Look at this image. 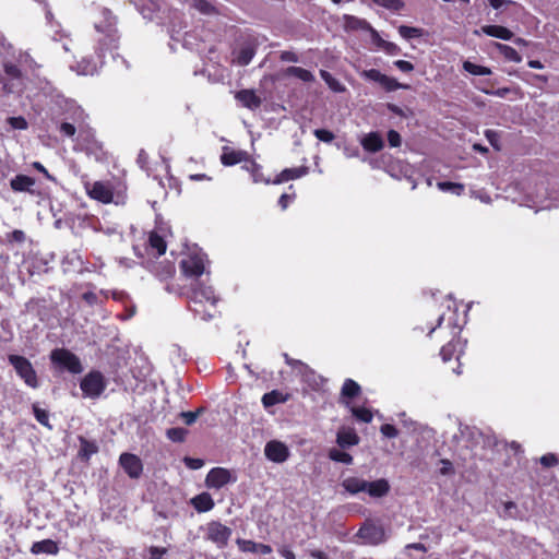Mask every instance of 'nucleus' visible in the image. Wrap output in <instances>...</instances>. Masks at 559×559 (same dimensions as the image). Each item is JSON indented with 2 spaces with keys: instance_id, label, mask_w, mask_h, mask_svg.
<instances>
[{
  "instance_id": "nucleus-10",
  "label": "nucleus",
  "mask_w": 559,
  "mask_h": 559,
  "mask_svg": "<svg viewBox=\"0 0 559 559\" xmlns=\"http://www.w3.org/2000/svg\"><path fill=\"white\" fill-rule=\"evenodd\" d=\"M264 455L274 463H284L289 457V449L281 441L271 440L264 447Z\"/></svg>"
},
{
  "instance_id": "nucleus-4",
  "label": "nucleus",
  "mask_w": 559,
  "mask_h": 559,
  "mask_svg": "<svg viewBox=\"0 0 559 559\" xmlns=\"http://www.w3.org/2000/svg\"><path fill=\"white\" fill-rule=\"evenodd\" d=\"M8 360L27 386L32 389L39 386L37 373L27 358L20 355H10Z\"/></svg>"
},
{
  "instance_id": "nucleus-21",
  "label": "nucleus",
  "mask_w": 559,
  "mask_h": 559,
  "mask_svg": "<svg viewBox=\"0 0 559 559\" xmlns=\"http://www.w3.org/2000/svg\"><path fill=\"white\" fill-rule=\"evenodd\" d=\"M221 160L225 166H233L243 160H248V153L245 151H234L224 147Z\"/></svg>"
},
{
  "instance_id": "nucleus-24",
  "label": "nucleus",
  "mask_w": 559,
  "mask_h": 559,
  "mask_svg": "<svg viewBox=\"0 0 559 559\" xmlns=\"http://www.w3.org/2000/svg\"><path fill=\"white\" fill-rule=\"evenodd\" d=\"M191 503L198 512H207L214 508V501L207 492L195 496Z\"/></svg>"
},
{
  "instance_id": "nucleus-43",
  "label": "nucleus",
  "mask_w": 559,
  "mask_h": 559,
  "mask_svg": "<svg viewBox=\"0 0 559 559\" xmlns=\"http://www.w3.org/2000/svg\"><path fill=\"white\" fill-rule=\"evenodd\" d=\"M188 431L185 428L176 427L167 430L166 435L168 439L175 442H181L185 440Z\"/></svg>"
},
{
  "instance_id": "nucleus-8",
  "label": "nucleus",
  "mask_w": 559,
  "mask_h": 559,
  "mask_svg": "<svg viewBox=\"0 0 559 559\" xmlns=\"http://www.w3.org/2000/svg\"><path fill=\"white\" fill-rule=\"evenodd\" d=\"M106 383L104 377L98 371H92L81 381V390L85 396L91 399L98 397L105 390Z\"/></svg>"
},
{
  "instance_id": "nucleus-45",
  "label": "nucleus",
  "mask_w": 559,
  "mask_h": 559,
  "mask_svg": "<svg viewBox=\"0 0 559 559\" xmlns=\"http://www.w3.org/2000/svg\"><path fill=\"white\" fill-rule=\"evenodd\" d=\"M33 413L38 423L46 427L49 426V415L45 409L39 408L37 405L33 406Z\"/></svg>"
},
{
  "instance_id": "nucleus-36",
  "label": "nucleus",
  "mask_w": 559,
  "mask_h": 559,
  "mask_svg": "<svg viewBox=\"0 0 559 559\" xmlns=\"http://www.w3.org/2000/svg\"><path fill=\"white\" fill-rule=\"evenodd\" d=\"M148 242H150L151 248L156 250L157 255H162L166 252V242L156 233H152L150 235Z\"/></svg>"
},
{
  "instance_id": "nucleus-1",
  "label": "nucleus",
  "mask_w": 559,
  "mask_h": 559,
  "mask_svg": "<svg viewBox=\"0 0 559 559\" xmlns=\"http://www.w3.org/2000/svg\"><path fill=\"white\" fill-rule=\"evenodd\" d=\"M95 28L98 33L103 34V37L98 38V47L96 49L99 62L92 61L90 59H82L75 67H71L78 74L81 75H94L97 73L99 64H103V58L105 57L104 51H112L117 48V29H116V17L111 14L108 9H102L99 11L98 19L94 22Z\"/></svg>"
},
{
  "instance_id": "nucleus-29",
  "label": "nucleus",
  "mask_w": 559,
  "mask_h": 559,
  "mask_svg": "<svg viewBox=\"0 0 559 559\" xmlns=\"http://www.w3.org/2000/svg\"><path fill=\"white\" fill-rule=\"evenodd\" d=\"M254 53H255V50L251 45H249V44L245 45L237 52L235 61L239 66H247L252 60Z\"/></svg>"
},
{
  "instance_id": "nucleus-56",
  "label": "nucleus",
  "mask_w": 559,
  "mask_h": 559,
  "mask_svg": "<svg viewBox=\"0 0 559 559\" xmlns=\"http://www.w3.org/2000/svg\"><path fill=\"white\" fill-rule=\"evenodd\" d=\"M4 72L8 76H10L12 79H17L21 75L20 69L15 64H12V63L4 64Z\"/></svg>"
},
{
  "instance_id": "nucleus-31",
  "label": "nucleus",
  "mask_w": 559,
  "mask_h": 559,
  "mask_svg": "<svg viewBox=\"0 0 559 559\" xmlns=\"http://www.w3.org/2000/svg\"><path fill=\"white\" fill-rule=\"evenodd\" d=\"M286 75L295 76V78L301 80L302 82H311L314 80L313 74L309 70L300 68V67L287 68Z\"/></svg>"
},
{
  "instance_id": "nucleus-40",
  "label": "nucleus",
  "mask_w": 559,
  "mask_h": 559,
  "mask_svg": "<svg viewBox=\"0 0 559 559\" xmlns=\"http://www.w3.org/2000/svg\"><path fill=\"white\" fill-rule=\"evenodd\" d=\"M380 85L389 92L396 91L399 88H407L408 87L407 85L401 84L395 79L390 78L385 74L383 75V78L380 82Z\"/></svg>"
},
{
  "instance_id": "nucleus-64",
  "label": "nucleus",
  "mask_w": 559,
  "mask_h": 559,
  "mask_svg": "<svg viewBox=\"0 0 559 559\" xmlns=\"http://www.w3.org/2000/svg\"><path fill=\"white\" fill-rule=\"evenodd\" d=\"M281 60L286 62H298V57L293 51H283L281 53Z\"/></svg>"
},
{
  "instance_id": "nucleus-32",
  "label": "nucleus",
  "mask_w": 559,
  "mask_h": 559,
  "mask_svg": "<svg viewBox=\"0 0 559 559\" xmlns=\"http://www.w3.org/2000/svg\"><path fill=\"white\" fill-rule=\"evenodd\" d=\"M320 75L333 92L341 93L345 91V86L338 80H336L330 72L321 70Z\"/></svg>"
},
{
  "instance_id": "nucleus-7",
  "label": "nucleus",
  "mask_w": 559,
  "mask_h": 559,
  "mask_svg": "<svg viewBox=\"0 0 559 559\" xmlns=\"http://www.w3.org/2000/svg\"><path fill=\"white\" fill-rule=\"evenodd\" d=\"M231 534L233 531L230 527L217 521L209 522L205 526V539L215 544L219 549L228 545Z\"/></svg>"
},
{
  "instance_id": "nucleus-38",
  "label": "nucleus",
  "mask_w": 559,
  "mask_h": 559,
  "mask_svg": "<svg viewBox=\"0 0 559 559\" xmlns=\"http://www.w3.org/2000/svg\"><path fill=\"white\" fill-rule=\"evenodd\" d=\"M438 188L443 192H451L453 194L460 195L463 190L464 186L461 183L450 182V181H440L438 182Z\"/></svg>"
},
{
  "instance_id": "nucleus-11",
  "label": "nucleus",
  "mask_w": 559,
  "mask_h": 559,
  "mask_svg": "<svg viewBox=\"0 0 559 559\" xmlns=\"http://www.w3.org/2000/svg\"><path fill=\"white\" fill-rule=\"evenodd\" d=\"M230 481H236V478H233L230 472L223 467L212 468L205 479L206 486L215 489H219Z\"/></svg>"
},
{
  "instance_id": "nucleus-55",
  "label": "nucleus",
  "mask_w": 559,
  "mask_h": 559,
  "mask_svg": "<svg viewBox=\"0 0 559 559\" xmlns=\"http://www.w3.org/2000/svg\"><path fill=\"white\" fill-rule=\"evenodd\" d=\"M485 136L489 141V143L496 148L499 150V134L493 130H486Z\"/></svg>"
},
{
  "instance_id": "nucleus-22",
  "label": "nucleus",
  "mask_w": 559,
  "mask_h": 559,
  "mask_svg": "<svg viewBox=\"0 0 559 559\" xmlns=\"http://www.w3.org/2000/svg\"><path fill=\"white\" fill-rule=\"evenodd\" d=\"M344 25L346 29H364V31H370L372 33L373 37H378V33L370 26V24L362 19H358L353 15H345L344 16Z\"/></svg>"
},
{
  "instance_id": "nucleus-13",
  "label": "nucleus",
  "mask_w": 559,
  "mask_h": 559,
  "mask_svg": "<svg viewBox=\"0 0 559 559\" xmlns=\"http://www.w3.org/2000/svg\"><path fill=\"white\" fill-rule=\"evenodd\" d=\"M358 535L367 544H371V545H377V544L381 543L384 538L383 530L373 523L364 524L359 528Z\"/></svg>"
},
{
  "instance_id": "nucleus-58",
  "label": "nucleus",
  "mask_w": 559,
  "mask_h": 559,
  "mask_svg": "<svg viewBox=\"0 0 559 559\" xmlns=\"http://www.w3.org/2000/svg\"><path fill=\"white\" fill-rule=\"evenodd\" d=\"M557 462H558V460H557L556 455L551 454V453L545 454L540 457V464L546 467H551V466L556 465Z\"/></svg>"
},
{
  "instance_id": "nucleus-5",
  "label": "nucleus",
  "mask_w": 559,
  "mask_h": 559,
  "mask_svg": "<svg viewBox=\"0 0 559 559\" xmlns=\"http://www.w3.org/2000/svg\"><path fill=\"white\" fill-rule=\"evenodd\" d=\"M209 261L203 252H193L180 262L183 274L188 277H199L206 273Z\"/></svg>"
},
{
  "instance_id": "nucleus-54",
  "label": "nucleus",
  "mask_w": 559,
  "mask_h": 559,
  "mask_svg": "<svg viewBox=\"0 0 559 559\" xmlns=\"http://www.w3.org/2000/svg\"><path fill=\"white\" fill-rule=\"evenodd\" d=\"M388 141L390 146L392 147H399L401 145V135L395 130H390L388 132Z\"/></svg>"
},
{
  "instance_id": "nucleus-42",
  "label": "nucleus",
  "mask_w": 559,
  "mask_h": 559,
  "mask_svg": "<svg viewBox=\"0 0 559 559\" xmlns=\"http://www.w3.org/2000/svg\"><path fill=\"white\" fill-rule=\"evenodd\" d=\"M373 39L377 41L378 46L383 49L389 55H397L400 52V48L397 45L391 41H386L382 38L373 37Z\"/></svg>"
},
{
  "instance_id": "nucleus-16",
  "label": "nucleus",
  "mask_w": 559,
  "mask_h": 559,
  "mask_svg": "<svg viewBox=\"0 0 559 559\" xmlns=\"http://www.w3.org/2000/svg\"><path fill=\"white\" fill-rule=\"evenodd\" d=\"M91 198L98 200L103 203H109L112 200V191L109 185L96 181L88 189Z\"/></svg>"
},
{
  "instance_id": "nucleus-49",
  "label": "nucleus",
  "mask_w": 559,
  "mask_h": 559,
  "mask_svg": "<svg viewBox=\"0 0 559 559\" xmlns=\"http://www.w3.org/2000/svg\"><path fill=\"white\" fill-rule=\"evenodd\" d=\"M193 7L204 14H210L214 11L213 5L207 0H194Z\"/></svg>"
},
{
  "instance_id": "nucleus-15",
  "label": "nucleus",
  "mask_w": 559,
  "mask_h": 559,
  "mask_svg": "<svg viewBox=\"0 0 559 559\" xmlns=\"http://www.w3.org/2000/svg\"><path fill=\"white\" fill-rule=\"evenodd\" d=\"M35 179L26 175H16L10 181V187L14 192H27L29 194H36L35 191Z\"/></svg>"
},
{
  "instance_id": "nucleus-14",
  "label": "nucleus",
  "mask_w": 559,
  "mask_h": 559,
  "mask_svg": "<svg viewBox=\"0 0 559 559\" xmlns=\"http://www.w3.org/2000/svg\"><path fill=\"white\" fill-rule=\"evenodd\" d=\"M474 35L479 36L481 33L490 36L496 37L502 40H511L514 36V34L507 27L501 25H484L479 29H475Z\"/></svg>"
},
{
  "instance_id": "nucleus-53",
  "label": "nucleus",
  "mask_w": 559,
  "mask_h": 559,
  "mask_svg": "<svg viewBox=\"0 0 559 559\" xmlns=\"http://www.w3.org/2000/svg\"><path fill=\"white\" fill-rule=\"evenodd\" d=\"M384 74H382L379 70L377 69H370V70H367L364 72V76L370 81H374L377 83L380 84L382 78H383Z\"/></svg>"
},
{
  "instance_id": "nucleus-39",
  "label": "nucleus",
  "mask_w": 559,
  "mask_h": 559,
  "mask_svg": "<svg viewBox=\"0 0 559 559\" xmlns=\"http://www.w3.org/2000/svg\"><path fill=\"white\" fill-rule=\"evenodd\" d=\"M399 33L404 39L417 38L423 35V29L406 25H401L399 27Z\"/></svg>"
},
{
  "instance_id": "nucleus-3",
  "label": "nucleus",
  "mask_w": 559,
  "mask_h": 559,
  "mask_svg": "<svg viewBox=\"0 0 559 559\" xmlns=\"http://www.w3.org/2000/svg\"><path fill=\"white\" fill-rule=\"evenodd\" d=\"M342 486L350 495L367 492L372 498L384 497L390 491V484L384 478L368 481L359 477H347L343 480Z\"/></svg>"
},
{
  "instance_id": "nucleus-23",
  "label": "nucleus",
  "mask_w": 559,
  "mask_h": 559,
  "mask_svg": "<svg viewBox=\"0 0 559 559\" xmlns=\"http://www.w3.org/2000/svg\"><path fill=\"white\" fill-rule=\"evenodd\" d=\"M59 548L56 542L51 539H44L40 542H36L32 545L31 551L35 555L38 554H48L56 555Z\"/></svg>"
},
{
  "instance_id": "nucleus-34",
  "label": "nucleus",
  "mask_w": 559,
  "mask_h": 559,
  "mask_svg": "<svg viewBox=\"0 0 559 559\" xmlns=\"http://www.w3.org/2000/svg\"><path fill=\"white\" fill-rule=\"evenodd\" d=\"M463 69L473 75H490L491 74V70L489 68L475 64L471 61H464Z\"/></svg>"
},
{
  "instance_id": "nucleus-37",
  "label": "nucleus",
  "mask_w": 559,
  "mask_h": 559,
  "mask_svg": "<svg viewBox=\"0 0 559 559\" xmlns=\"http://www.w3.org/2000/svg\"><path fill=\"white\" fill-rule=\"evenodd\" d=\"M329 457L332 460V461H335V462H341V463H344V464H352L353 463V457L350 454H348L347 452H344V451H341L336 448H333L329 451Z\"/></svg>"
},
{
  "instance_id": "nucleus-35",
  "label": "nucleus",
  "mask_w": 559,
  "mask_h": 559,
  "mask_svg": "<svg viewBox=\"0 0 559 559\" xmlns=\"http://www.w3.org/2000/svg\"><path fill=\"white\" fill-rule=\"evenodd\" d=\"M243 168L251 173L253 182H255V183H259V182L270 183L269 179H264L263 178V175L261 173V167L258 164H255L254 162H249L247 165L243 166Z\"/></svg>"
},
{
  "instance_id": "nucleus-19",
  "label": "nucleus",
  "mask_w": 559,
  "mask_h": 559,
  "mask_svg": "<svg viewBox=\"0 0 559 559\" xmlns=\"http://www.w3.org/2000/svg\"><path fill=\"white\" fill-rule=\"evenodd\" d=\"M463 347L464 344L460 340H453L441 348L440 356L442 357L443 361H449L452 356H455V359L459 361L461 355L463 354Z\"/></svg>"
},
{
  "instance_id": "nucleus-9",
  "label": "nucleus",
  "mask_w": 559,
  "mask_h": 559,
  "mask_svg": "<svg viewBox=\"0 0 559 559\" xmlns=\"http://www.w3.org/2000/svg\"><path fill=\"white\" fill-rule=\"evenodd\" d=\"M64 120L74 123L79 128L80 136L86 134L84 140H86L88 144L95 145L96 147L100 148V145L97 143V141L93 139V134L91 133V131L84 130L85 112L81 107L71 104Z\"/></svg>"
},
{
  "instance_id": "nucleus-20",
  "label": "nucleus",
  "mask_w": 559,
  "mask_h": 559,
  "mask_svg": "<svg viewBox=\"0 0 559 559\" xmlns=\"http://www.w3.org/2000/svg\"><path fill=\"white\" fill-rule=\"evenodd\" d=\"M236 99L239 100L243 107L249 109H257L261 105V98L252 90H241L236 94Z\"/></svg>"
},
{
  "instance_id": "nucleus-30",
  "label": "nucleus",
  "mask_w": 559,
  "mask_h": 559,
  "mask_svg": "<svg viewBox=\"0 0 559 559\" xmlns=\"http://www.w3.org/2000/svg\"><path fill=\"white\" fill-rule=\"evenodd\" d=\"M98 451V447L95 442L88 441L84 438H80V451L79 455L84 459L88 460L93 454H95Z\"/></svg>"
},
{
  "instance_id": "nucleus-12",
  "label": "nucleus",
  "mask_w": 559,
  "mask_h": 559,
  "mask_svg": "<svg viewBox=\"0 0 559 559\" xmlns=\"http://www.w3.org/2000/svg\"><path fill=\"white\" fill-rule=\"evenodd\" d=\"M119 463L130 478H139L143 472V464L139 456L131 453H122Z\"/></svg>"
},
{
  "instance_id": "nucleus-60",
  "label": "nucleus",
  "mask_w": 559,
  "mask_h": 559,
  "mask_svg": "<svg viewBox=\"0 0 559 559\" xmlns=\"http://www.w3.org/2000/svg\"><path fill=\"white\" fill-rule=\"evenodd\" d=\"M8 239L10 241L23 242L25 240V233L23 230L15 229L8 236Z\"/></svg>"
},
{
  "instance_id": "nucleus-47",
  "label": "nucleus",
  "mask_w": 559,
  "mask_h": 559,
  "mask_svg": "<svg viewBox=\"0 0 559 559\" xmlns=\"http://www.w3.org/2000/svg\"><path fill=\"white\" fill-rule=\"evenodd\" d=\"M76 130H79V128L70 121L64 120L60 123V132L66 136L73 138Z\"/></svg>"
},
{
  "instance_id": "nucleus-17",
  "label": "nucleus",
  "mask_w": 559,
  "mask_h": 559,
  "mask_svg": "<svg viewBox=\"0 0 559 559\" xmlns=\"http://www.w3.org/2000/svg\"><path fill=\"white\" fill-rule=\"evenodd\" d=\"M360 144L365 151L370 153L379 152L384 146L383 139L378 132H370L364 135L360 140Z\"/></svg>"
},
{
  "instance_id": "nucleus-41",
  "label": "nucleus",
  "mask_w": 559,
  "mask_h": 559,
  "mask_svg": "<svg viewBox=\"0 0 559 559\" xmlns=\"http://www.w3.org/2000/svg\"><path fill=\"white\" fill-rule=\"evenodd\" d=\"M376 4L383 7L388 10L399 12L404 8L402 0H372Z\"/></svg>"
},
{
  "instance_id": "nucleus-51",
  "label": "nucleus",
  "mask_w": 559,
  "mask_h": 559,
  "mask_svg": "<svg viewBox=\"0 0 559 559\" xmlns=\"http://www.w3.org/2000/svg\"><path fill=\"white\" fill-rule=\"evenodd\" d=\"M238 547L241 551L245 552H257V545L258 543H254L252 540L247 539H238L237 540Z\"/></svg>"
},
{
  "instance_id": "nucleus-48",
  "label": "nucleus",
  "mask_w": 559,
  "mask_h": 559,
  "mask_svg": "<svg viewBox=\"0 0 559 559\" xmlns=\"http://www.w3.org/2000/svg\"><path fill=\"white\" fill-rule=\"evenodd\" d=\"M203 412V408H199L195 412H182L180 413V417L183 419L185 424L191 426L195 423L199 415Z\"/></svg>"
},
{
  "instance_id": "nucleus-57",
  "label": "nucleus",
  "mask_w": 559,
  "mask_h": 559,
  "mask_svg": "<svg viewBox=\"0 0 559 559\" xmlns=\"http://www.w3.org/2000/svg\"><path fill=\"white\" fill-rule=\"evenodd\" d=\"M150 559H160L166 552L167 549L163 547L152 546L148 549Z\"/></svg>"
},
{
  "instance_id": "nucleus-25",
  "label": "nucleus",
  "mask_w": 559,
  "mask_h": 559,
  "mask_svg": "<svg viewBox=\"0 0 559 559\" xmlns=\"http://www.w3.org/2000/svg\"><path fill=\"white\" fill-rule=\"evenodd\" d=\"M336 441L341 448H346L358 444L359 437L353 429H342L337 432Z\"/></svg>"
},
{
  "instance_id": "nucleus-2",
  "label": "nucleus",
  "mask_w": 559,
  "mask_h": 559,
  "mask_svg": "<svg viewBox=\"0 0 559 559\" xmlns=\"http://www.w3.org/2000/svg\"><path fill=\"white\" fill-rule=\"evenodd\" d=\"M188 300L189 309L203 321H210L218 313L216 309L218 298L215 296L213 288L198 280L191 284Z\"/></svg>"
},
{
  "instance_id": "nucleus-62",
  "label": "nucleus",
  "mask_w": 559,
  "mask_h": 559,
  "mask_svg": "<svg viewBox=\"0 0 559 559\" xmlns=\"http://www.w3.org/2000/svg\"><path fill=\"white\" fill-rule=\"evenodd\" d=\"M394 66H395L399 70H401V71H403V72H411V71H413V70H414V66H413L411 62L405 61V60H396V61L394 62Z\"/></svg>"
},
{
  "instance_id": "nucleus-46",
  "label": "nucleus",
  "mask_w": 559,
  "mask_h": 559,
  "mask_svg": "<svg viewBox=\"0 0 559 559\" xmlns=\"http://www.w3.org/2000/svg\"><path fill=\"white\" fill-rule=\"evenodd\" d=\"M7 121L12 127V129H15V130H26L28 127L27 121L22 116L10 117V118H8Z\"/></svg>"
},
{
  "instance_id": "nucleus-59",
  "label": "nucleus",
  "mask_w": 559,
  "mask_h": 559,
  "mask_svg": "<svg viewBox=\"0 0 559 559\" xmlns=\"http://www.w3.org/2000/svg\"><path fill=\"white\" fill-rule=\"evenodd\" d=\"M440 463L442 464L439 471L441 475H451L454 473L453 465L449 460H441Z\"/></svg>"
},
{
  "instance_id": "nucleus-61",
  "label": "nucleus",
  "mask_w": 559,
  "mask_h": 559,
  "mask_svg": "<svg viewBox=\"0 0 559 559\" xmlns=\"http://www.w3.org/2000/svg\"><path fill=\"white\" fill-rule=\"evenodd\" d=\"M294 198H295L294 193H292V194L283 193L278 200V204L282 207V210H286L288 204L294 200Z\"/></svg>"
},
{
  "instance_id": "nucleus-26",
  "label": "nucleus",
  "mask_w": 559,
  "mask_h": 559,
  "mask_svg": "<svg viewBox=\"0 0 559 559\" xmlns=\"http://www.w3.org/2000/svg\"><path fill=\"white\" fill-rule=\"evenodd\" d=\"M284 358L287 365H289L297 376L304 378L306 374H310L314 379V371L309 368L305 362L290 358L287 354H284Z\"/></svg>"
},
{
  "instance_id": "nucleus-63",
  "label": "nucleus",
  "mask_w": 559,
  "mask_h": 559,
  "mask_svg": "<svg viewBox=\"0 0 559 559\" xmlns=\"http://www.w3.org/2000/svg\"><path fill=\"white\" fill-rule=\"evenodd\" d=\"M301 380L304 382H306L312 389H316L320 384L319 377L317 376L316 372H314V379L310 374H306L304 378H301Z\"/></svg>"
},
{
  "instance_id": "nucleus-33",
  "label": "nucleus",
  "mask_w": 559,
  "mask_h": 559,
  "mask_svg": "<svg viewBox=\"0 0 559 559\" xmlns=\"http://www.w3.org/2000/svg\"><path fill=\"white\" fill-rule=\"evenodd\" d=\"M341 393L344 397H355L360 393V385L352 379H346Z\"/></svg>"
},
{
  "instance_id": "nucleus-52",
  "label": "nucleus",
  "mask_w": 559,
  "mask_h": 559,
  "mask_svg": "<svg viewBox=\"0 0 559 559\" xmlns=\"http://www.w3.org/2000/svg\"><path fill=\"white\" fill-rule=\"evenodd\" d=\"M380 431L386 438H395L399 435L397 429L393 425H390V424L382 425L380 428Z\"/></svg>"
},
{
  "instance_id": "nucleus-50",
  "label": "nucleus",
  "mask_w": 559,
  "mask_h": 559,
  "mask_svg": "<svg viewBox=\"0 0 559 559\" xmlns=\"http://www.w3.org/2000/svg\"><path fill=\"white\" fill-rule=\"evenodd\" d=\"M316 138L324 143H331L334 140V134L325 129H316L313 131Z\"/></svg>"
},
{
  "instance_id": "nucleus-27",
  "label": "nucleus",
  "mask_w": 559,
  "mask_h": 559,
  "mask_svg": "<svg viewBox=\"0 0 559 559\" xmlns=\"http://www.w3.org/2000/svg\"><path fill=\"white\" fill-rule=\"evenodd\" d=\"M288 400V395L282 393L281 391L273 390L269 393H265L262 396V404L265 408H269L273 405L285 403Z\"/></svg>"
},
{
  "instance_id": "nucleus-28",
  "label": "nucleus",
  "mask_w": 559,
  "mask_h": 559,
  "mask_svg": "<svg viewBox=\"0 0 559 559\" xmlns=\"http://www.w3.org/2000/svg\"><path fill=\"white\" fill-rule=\"evenodd\" d=\"M493 46L507 60L516 63L522 61V57L513 47L500 43H493Z\"/></svg>"
},
{
  "instance_id": "nucleus-6",
  "label": "nucleus",
  "mask_w": 559,
  "mask_h": 559,
  "mask_svg": "<svg viewBox=\"0 0 559 559\" xmlns=\"http://www.w3.org/2000/svg\"><path fill=\"white\" fill-rule=\"evenodd\" d=\"M50 359L52 364L60 367L61 369L68 370L71 373H81L83 371V367L79 357L68 349H53L50 354Z\"/></svg>"
},
{
  "instance_id": "nucleus-44",
  "label": "nucleus",
  "mask_w": 559,
  "mask_h": 559,
  "mask_svg": "<svg viewBox=\"0 0 559 559\" xmlns=\"http://www.w3.org/2000/svg\"><path fill=\"white\" fill-rule=\"evenodd\" d=\"M352 414L364 423H370L372 420V413L364 407H352Z\"/></svg>"
},
{
  "instance_id": "nucleus-18",
  "label": "nucleus",
  "mask_w": 559,
  "mask_h": 559,
  "mask_svg": "<svg viewBox=\"0 0 559 559\" xmlns=\"http://www.w3.org/2000/svg\"><path fill=\"white\" fill-rule=\"evenodd\" d=\"M309 168L306 166L286 168L272 181L274 185H280L289 180L298 179L307 175Z\"/></svg>"
}]
</instances>
